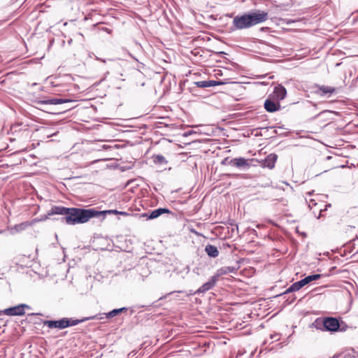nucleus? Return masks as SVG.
I'll return each mask as SVG.
<instances>
[{"label": "nucleus", "mask_w": 358, "mask_h": 358, "mask_svg": "<svg viewBox=\"0 0 358 358\" xmlns=\"http://www.w3.org/2000/svg\"><path fill=\"white\" fill-rule=\"evenodd\" d=\"M103 213L94 208H69L67 215L62 217V222H64L69 225L84 224L92 217H101Z\"/></svg>", "instance_id": "nucleus-2"}, {"label": "nucleus", "mask_w": 358, "mask_h": 358, "mask_svg": "<svg viewBox=\"0 0 358 358\" xmlns=\"http://www.w3.org/2000/svg\"><path fill=\"white\" fill-rule=\"evenodd\" d=\"M31 225V222H24L15 225L14 228L17 231H22L26 229L28 227Z\"/></svg>", "instance_id": "nucleus-23"}, {"label": "nucleus", "mask_w": 358, "mask_h": 358, "mask_svg": "<svg viewBox=\"0 0 358 358\" xmlns=\"http://www.w3.org/2000/svg\"><path fill=\"white\" fill-rule=\"evenodd\" d=\"M101 212H105V213H101V217H102L103 219L105 218V216L107 214H115V215L119 214V215H124V216L129 215V213H127V212L118 211L117 210H102Z\"/></svg>", "instance_id": "nucleus-22"}, {"label": "nucleus", "mask_w": 358, "mask_h": 358, "mask_svg": "<svg viewBox=\"0 0 358 358\" xmlns=\"http://www.w3.org/2000/svg\"><path fill=\"white\" fill-rule=\"evenodd\" d=\"M316 87L317 90L315 91V93L321 96H324L327 94L331 95L336 92V88L330 86L317 85Z\"/></svg>", "instance_id": "nucleus-10"}, {"label": "nucleus", "mask_w": 358, "mask_h": 358, "mask_svg": "<svg viewBox=\"0 0 358 358\" xmlns=\"http://www.w3.org/2000/svg\"><path fill=\"white\" fill-rule=\"evenodd\" d=\"M205 251L212 258H215L219 255V250L216 246L213 245H207L205 248Z\"/></svg>", "instance_id": "nucleus-18"}, {"label": "nucleus", "mask_w": 358, "mask_h": 358, "mask_svg": "<svg viewBox=\"0 0 358 358\" xmlns=\"http://www.w3.org/2000/svg\"><path fill=\"white\" fill-rule=\"evenodd\" d=\"M222 84H223V83L221 81H216V80H207L208 87H214V86H217V85H222Z\"/></svg>", "instance_id": "nucleus-24"}, {"label": "nucleus", "mask_w": 358, "mask_h": 358, "mask_svg": "<svg viewBox=\"0 0 358 358\" xmlns=\"http://www.w3.org/2000/svg\"><path fill=\"white\" fill-rule=\"evenodd\" d=\"M171 210L166 208H159L152 210L150 214L143 213L141 215V217H146V220H152L157 218L164 213H170Z\"/></svg>", "instance_id": "nucleus-7"}, {"label": "nucleus", "mask_w": 358, "mask_h": 358, "mask_svg": "<svg viewBox=\"0 0 358 358\" xmlns=\"http://www.w3.org/2000/svg\"><path fill=\"white\" fill-rule=\"evenodd\" d=\"M296 299V297L294 296H293L291 299V300L289 301V303H292V302H294V301Z\"/></svg>", "instance_id": "nucleus-28"}, {"label": "nucleus", "mask_w": 358, "mask_h": 358, "mask_svg": "<svg viewBox=\"0 0 358 358\" xmlns=\"http://www.w3.org/2000/svg\"><path fill=\"white\" fill-rule=\"evenodd\" d=\"M73 101L69 99H58V98H52V99H47L43 100H40L38 101V104L43 105H58L66 103H71Z\"/></svg>", "instance_id": "nucleus-8"}, {"label": "nucleus", "mask_w": 358, "mask_h": 358, "mask_svg": "<svg viewBox=\"0 0 358 358\" xmlns=\"http://www.w3.org/2000/svg\"><path fill=\"white\" fill-rule=\"evenodd\" d=\"M320 274L310 275L299 280V282L301 285V286L303 287L313 280L320 279Z\"/></svg>", "instance_id": "nucleus-19"}, {"label": "nucleus", "mask_w": 358, "mask_h": 358, "mask_svg": "<svg viewBox=\"0 0 358 358\" xmlns=\"http://www.w3.org/2000/svg\"><path fill=\"white\" fill-rule=\"evenodd\" d=\"M264 108L269 113H273L280 109V104L278 101L275 103L273 101L267 99L264 101Z\"/></svg>", "instance_id": "nucleus-13"}, {"label": "nucleus", "mask_w": 358, "mask_h": 358, "mask_svg": "<svg viewBox=\"0 0 358 358\" xmlns=\"http://www.w3.org/2000/svg\"><path fill=\"white\" fill-rule=\"evenodd\" d=\"M237 269L236 266H224L217 269L215 275L219 280L221 275L236 273Z\"/></svg>", "instance_id": "nucleus-15"}, {"label": "nucleus", "mask_w": 358, "mask_h": 358, "mask_svg": "<svg viewBox=\"0 0 358 358\" xmlns=\"http://www.w3.org/2000/svg\"><path fill=\"white\" fill-rule=\"evenodd\" d=\"M127 310V308L122 307V308H117V309H113L108 313H104L102 314L96 315V316L103 317V319H104V318L110 319V318H113V317L117 316L118 314H120L121 313L126 312Z\"/></svg>", "instance_id": "nucleus-14"}, {"label": "nucleus", "mask_w": 358, "mask_h": 358, "mask_svg": "<svg viewBox=\"0 0 358 358\" xmlns=\"http://www.w3.org/2000/svg\"><path fill=\"white\" fill-rule=\"evenodd\" d=\"M195 85L200 88H206L207 86V80L197 81L194 83Z\"/></svg>", "instance_id": "nucleus-25"}, {"label": "nucleus", "mask_w": 358, "mask_h": 358, "mask_svg": "<svg viewBox=\"0 0 358 358\" xmlns=\"http://www.w3.org/2000/svg\"><path fill=\"white\" fill-rule=\"evenodd\" d=\"M229 165L236 166L237 167H243L249 166L247 159L243 157L231 159L229 162Z\"/></svg>", "instance_id": "nucleus-17"}, {"label": "nucleus", "mask_w": 358, "mask_h": 358, "mask_svg": "<svg viewBox=\"0 0 358 358\" xmlns=\"http://www.w3.org/2000/svg\"><path fill=\"white\" fill-rule=\"evenodd\" d=\"M25 308H29V306L27 304H20L13 307L6 308L3 310V315H22L25 313Z\"/></svg>", "instance_id": "nucleus-4"}, {"label": "nucleus", "mask_w": 358, "mask_h": 358, "mask_svg": "<svg viewBox=\"0 0 358 358\" xmlns=\"http://www.w3.org/2000/svg\"><path fill=\"white\" fill-rule=\"evenodd\" d=\"M3 315V310H0V320H2L1 317Z\"/></svg>", "instance_id": "nucleus-29"}, {"label": "nucleus", "mask_w": 358, "mask_h": 358, "mask_svg": "<svg viewBox=\"0 0 358 358\" xmlns=\"http://www.w3.org/2000/svg\"><path fill=\"white\" fill-rule=\"evenodd\" d=\"M268 17V13L262 10H255L242 15H236L233 19L231 29L232 30L248 29L266 21Z\"/></svg>", "instance_id": "nucleus-1"}, {"label": "nucleus", "mask_w": 358, "mask_h": 358, "mask_svg": "<svg viewBox=\"0 0 358 358\" xmlns=\"http://www.w3.org/2000/svg\"><path fill=\"white\" fill-rule=\"evenodd\" d=\"M44 324L50 329L57 328L59 329H63L69 327L67 317H64L59 320H47L44 322Z\"/></svg>", "instance_id": "nucleus-5"}, {"label": "nucleus", "mask_w": 358, "mask_h": 358, "mask_svg": "<svg viewBox=\"0 0 358 358\" xmlns=\"http://www.w3.org/2000/svg\"><path fill=\"white\" fill-rule=\"evenodd\" d=\"M282 24H285L287 25H289L292 23H294L296 22H297L296 20H292V19H287V18L282 19Z\"/></svg>", "instance_id": "nucleus-26"}, {"label": "nucleus", "mask_w": 358, "mask_h": 358, "mask_svg": "<svg viewBox=\"0 0 358 358\" xmlns=\"http://www.w3.org/2000/svg\"><path fill=\"white\" fill-rule=\"evenodd\" d=\"M69 110V108H65V109H64V111H66V110Z\"/></svg>", "instance_id": "nucleus-30"}, {"label": "nucleus", "mask_w": 358, "mask_h": 358, "mask_svg": "<svg viewBox=\"0 0 358 358\" xmlns=\"http://www.w3.org/2000/svg\"><path fill=\"white\" fill-rule=\"evenodd\" d=\"M278 159V155L275 153L268 155L262 162V166L272 169L275 167V162Z\"/></svg>", "instance_id": "nucleus-9"}, {"label": "nucleus", "mask_w": 358, "mask_h": 358, "mask_svg": "<svg viewBox=\"0 0 358 358\" xmlns=\"http://www.w3.org/2000/svg\"><path fill=\"white\" fill-rule=\"evenodd\" d=\"M323 326V329L328 331H345L344 328H341V324L338 319L332 317H327L323 319L320 322Z\"/></svg>", "instance_id": "nucleus-3"}, {"label": "nucleus", "mask_w": 358, "mask_h": 358, "mask_svg": "<svg viewBox=\"0 0 358 358\" xmlns=\"http://www.w3.org/2000/svg\"><path fill=\"white\" fill-rule=\"evenodd\" d=\"M273 94L275 99L280 101L285 98L287 95V90L284 86L278 85L274 87Z\"/></svg>", "instance_id": "nucleus-12"}, {"label": "nucleus", "mask_w": 358, "mask_h": 358, "mask_svg": "<svg viewBox=\"0 0 358 358\" xmlns=\"http://www.w3.org/2000/svg\"><path fill=\"white\" fill-rule=\"evenodd\" d=\"M303 287L300 284L299 281H297L291 285L281 295H285L291 292H296Z\"/></svg>", "instance_id": "nucleus-20"}, {"label": "nucleus", "mask_w": 358, "mask_h": 358, "mask_svg": "<svg viewBox=\"0 0 358 358\" xmlns=\"http://www.w3.org/2000/svg\"><path fill=\"white\" fill-rule=\"evenodd\" d=\"M218 281L217 278L215 275L210 277L208 282L201 285L196 292L195 294H203L210 289H212Z\"/></svg>", "instance_id": "nucleus-6"}, {"label": "nucleus", "mask_w": 358, "mask_h": 358, "mask_svg": "<svg viewBox=\"0 0 358 358\" xmlns=\"http://www.w3.org/2000/svg\"><path fill=\"white\" fill-rule=\"evenodd\" d=\"M152 158L153 162L157 165H165L168 163L167 160L162 155H154Z\"/></svg>", "instance_id": "nucleus-21"}, {"label": "nucleus", "mask_w": 358, "mask_h": 358, "mask_svg": "<svg viewBox=\"0 0 358 358\" xmlns=\"http://www.w3.org/2000/svg\"><path fill=\"white\" fill-rule=\"evenodd\" d=\"M103 317H98V316L85 317L81 320H73L71 318H67V322H68L69 327H72V326H76V325H77L80 323H82L85 321H87V320H94V319L103 320Z\"/></svg>", "instance_id": "nucleus-16"}, {"label": "nucleus", "mask_w": 358, "mask_h": 358, "mask_svg": "<svg viewBox=\"0 0 358 358\" xmlns=\"http://www.w3.org/2000/svg\"><path fill=\"white\" fill-rule=\"evenodd\" d=\"M68 212L69 208L61 206H54L50 210H48V216H51L53 215H62L66 216Z\"/></svg>", "instance_id": "nucleus-11"}, {"label": "nucleus", "mask_w": 358, "mask_h": 358, "mask_svg": "<svg viewBox=\"0 0 358 358\" xmlns=\"http://www.w3.org/2000/svg\"><path fill=\"white\" fill-rule=\"evenodd\" d=\"M231 159L229 158V157H226L224 158L222 162H221V164L222 165H229V162L230 161Z\"/></svg>", "instance_id": "nucleus-27"}]
</instances>
